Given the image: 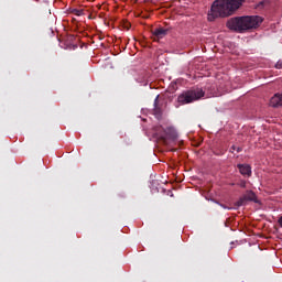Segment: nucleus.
Wrapping results in <instances>:
<instances>
[{"label": "nucleus", "instance_id": "1", "mask_svg": "<svg viewBox=\"0 0 282 282\" xmlns=\"http://www.w3.org/2000/svg\"><path fill=\"white\" fill-rule=\"evenodd\" d=\"M246 3V0H216L212 4L210 12L208 13V21L215 19H225L226 17H232L241 6Z\"/></svg>", "mask_w": 282, "mask_h": 282}, {"label": "nucleus", "instance_id": "2", "mask_svg": "<svg viewBox=\"0 0 282 282\" xmlns=\"http://www.w3.org/2000/svg\"><path fill=\"white\" fill-rule=\"evenodd\" d=\"M263 23V19L258 15H247L232 18L227 22V28L235 32H246V30H254Z\"/></svg>", "mask_w": 282, "mask_h": 282}, {"label": "nucleus", "instance_id": "3", "mask_svg": "<svg viewBox=\"0 0 282 282\" xmlns=\"http://www.w3.org/2000/svg\"><path fill=\"white\" fill-rule=\"evenodd\" d=\"M204 96L205 93L202 88L186 90L177 97V102L180 105H189V102H195V100H199L204 98Z\"/></svg>", "mask_w": 282, "mask_h": 282}, {"label": "nucleus", "instance_id": "4", "mask_svg": "<svg viewBox=\"0 0 282 282\" xmlns=\"http://www.w3.org/2000/svg\"><path fill=\"white\" fill-rule=\"evenodd\" d=\"M159 138L164 144H169V142H175V140H177V132L173 127L161 128L159 130Z\"/></svg>", "mask_w": 282, "mask_h": 282}, {"label": "nucleus", "instance_id": "5", "mask_svg": "<svg viewBox=\"0 0 282 282\" xmlns=\"http://www.w3.org/2000/svg\"><path fill=\"white\" fill-rule=\"evenodd\" d=\"M248 202H254V204H259V199H257V194L252 191H247L245 195H242L238 202H236V206L239 208L240 206H246Z\"/></svg>", "mask_w": 282, "mask_h": 282}, {"label": "nucleus", "instance_id": "6", "mask_svg": "<svg viewBox=\"0 0 282 282\" xmlns=\"http://www.w3.org/2000/svg\"><path fill=\"white\" fill-rule=\"evenodd\" d=\"M167 32L169 31L166 29H162V28L154 29L152 31V35L154 36V41H160V39H164V36H166Z\"/></svg>", "mask_w": 282, "mask_h": 282}, {"label": "nucleus", "instance_id": "7", "mask_svg": "<svg viewBox=\"0 0 282 282\" xmlns=\"http://www.w3.org/2000/svg\"><path fill=\"white\" fill-rule=\"evenodd\" d=\"M238 169L241 175H247V177L252 175V167H250L248 164H238Z\"/></svg>", "mask_w": 282, "mask_h": 282}, {"label": "nucleus", "instance_id": "8", "mask_svg": "<svg viewBox=\"0 0 282 282\" xmlns=\"http://www.w3.org/2000/svg\"><path fill=\"white\" fill-rule=\"evenodd\" d=\"M270 106L271 107H282V94H275L271 99H270Z\"/></svg>", "mask_w": 282, "mask_h": 282}, {"label": "nucleus", "instance_id": "9", "mask_svg": "<svg viewBox=\"0 0 282 282\" xmlns=\"http://www.w3.org/2000/svg\"><path fill=\"white\" fill-rule=\"evenodd\" d=\"M235 151H237V153H240L241 148H240V147H237V145H232V147L230 148V152H231V153H235Z\"/></svg>", "mask_w": 282, "mask_h": 282}, {"label": "nucleus", "instance_id": "10", "mask_svg": "<svg viewBox=\"0 0 282 282\" xmlns=\"http://www.w3.org/2000/svg\"><path fill=\"white\" fill-rule=\"evenodd\" d=\"M275 67H276V69H282V62L279 61V62L275 64Z\"/></svg>", "mask_w": 282, "mask_h": 282}, {"label": "nucleus", "instance_id": "11", "mask_svg": "<svg viewBox=\"0 0 282 282\" xmlns=\"http://www.w3.org/2000/svg\"><path fill=\"white\" fill-rule=\"evenodd\" d=\"M240 187H241V188H246V181H242V182L240 183Z\"/></svg>", "mask_w": 282, "mask_h": 282}, {"label": "nucleus", "instance_id": "12", "mask_svg": "<svg viewBox=\"0 0 282 282\" xmlns=\"http://www.w3.org/2000/svg\"><path fill=\"white\" fill-rule=\"evenodd\" d=\"M278 224H279V226H281V228H282V216L279 218Z\"/></svg>", "mask_w": 282, "mask_h": 282}, {"label": "nucleus", "instance_id": "13", "mask_svg": "<svg viewBox=\"0 0 282 282\" xmlns=\"http://www.w3.org/2000/svg\"><path fill=\"white\" fill-rule=\"evenodd\" d=\"M160 98V96H158L156 98H155V101H154V105H158V99Z\"/></svg>", "mask_w": 282, "mask_h": 282}]
</instances>
